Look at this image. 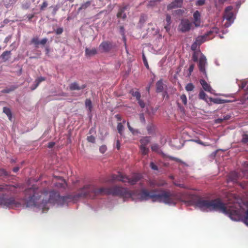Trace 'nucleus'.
<instances>
[{"instance_id":"obj_30","label":"nucleus","mask_w":248,"mask_h":248,"mask_svg":"<svg viewBox=\"0 0 248 248\" xmlns=\"http://www.w3.org/2000/svg\"><path fill=\"white\" fill-rule=\"evenodd\" d=\"M16 1V0H3V2L6 8H9Z\"/></svg>"},{"instance_id":"obj_1","label":"nucleus","mask_w":248,"mask_h":248,"mask_svg":"<svg viewBox=\"0 0 248 248\" xmlns=\"http://www.w3.org/2000/svg\"><path fill=\"white\" fill-rule=\"evenodd\" d=\"M37 188L32 187L25 190L26 205L27 207L36 206L42 209L43 212L47 211L49 207L48 203L56 204L59 192L52 190L50 192L44 191L41 195L44 196L41 199V195L38 192Z\"/></svg>"},{"instance_id":"obj_40","label":"nucleus","mask_w":248,"mask_h":248,"mask_svg":"<svg viewBox=\"0 0 248 248\" xmlns=\"http://www.w3.org/2000/svg\"><path fill=\"white\" fill-rule=\"evenodd\" d=\"M186 90L189 92V91H192L193 90L194 88V86L193 85V84L192 83H188L187 84L186 87Z\"/></svg>"},{"instance_id":"obj_50","label":"nucleus","mask_w":248,"mask_h":248,"mask_svg":"<svg viewBox=\"0 0 248 248\" xmlns=\"http://www.w3.org/2000/svg\"><path fill=\"white\" fill-rule=\"evenodd\" d=\"M199 45L197 44V43L195 41L192 44L191 46V49L193 51H195V50L197 49V47Z\"/></svg>"},{"instance_id":"obj_35","label":"nucleus","mask_w":248,"mask_h":248,"mask_svg":"<svg viewBox=\"0 0 248 248\" xmlns=\"http://www.w3.org/2000/svg\"><path fill=\"white\" fill-rule=\"evenodd\" d=\"M155 127L153 124H149L147 126V130L149 134H152L155 131Z\"/></svg>"},{"instance_id":"obj_18","label":"nucleus","mask_w":248,"mask_h":248,"mask_svg":"<svg viewBox=\"0 0 248 248\" xmlns=\"http://www.w3.org/2000/svg\"><path fill=\"white\" fill-rule=\"evenodd\" d=\"M128 5H124L119 8V11L117 14V17L118 18H122L123 19H125L126 18V15L125 13V11L127 9Z\"/></svg>"},{"instance_id":"obj_53","label":"nucleus","mask_w":248,"mask_h":248,"mask_svg":"<svg viewBox=\"0 0 248 248\" xmlns=\"http://www.w3.org/2000/svg\"><path fill=\"white\" fill-rule=\"evenodd\" d=\"M52 7H53L52 14L53 15H56L57 11L59 10L60 7L59 5H57Z\"/></svg>"},{"instance_id":"obj_39","label":"nucleus","mask_w":248,"mask_h":248,"mask_svg":"<svg viewBox=\"0 0 248 248\" xmlns=\"http://www.w3.org/2000/svg\"><path fill=\"white\" fill-rule=\"evenodd\" d=\"M206 96H207L206 94L203 91H200V92L199 94V98L201 99L204 100H206Z\"/></svg>"},{"instance_id":"obj_52","label":"nucleus","mask_w":248,"mask_h":248,"mask_svg":"<svg viewBox=\"0 0 248 248\" xmlns=\"http://www.w3.org/2000/svg\"><path fill=\"white\" fill-rule=\"evenodd\" d=\"M205 0H198L196 3L197 6H202L205 4Z\"/></svg>"},{"instance_id":"obj_14","label":"nucleus","mask_w":248,"mask_h":248,"mask_svg":"<svg viewBox=\"0 0 248 248\" xmlns=\"http://www.w3.org/2000/svg\"><path fill=\"white\" fill-rule=\"evenodd\" d=\"M126 176V175H124L122 173L119 172L118 174H112L108 181L112 183L115 181H120L125 183L126 182L125 180Z\"/></svg>"},{"instance_id":"obj_46","label":"nucleus","mask_w":248,"mask_h":248,"mask_svg":"<svg viewBox=\"0 0 248 248\" xmlns=\"http://www.w3.org/2000/svg\"><path fill=\"white\" fill-rule=\"evenodd\" d=\"M242 142L244 143H248V135L244 134L243 135Z\"/></svg>"},{"instance_id":"obj_51","label":"nucleus","mask_w":248,"mask_h":248,"mask_svg":"<svg viewBox=\"0 0 248 248\" xmlns=\"http://www.w3.org/2000/svg\"><path fill=\"white\" fill-rule=\"evenodd\" d=\"M150 167L151 169L155 170H158V167L153 162L150 163Z\"/></svg>"},{"instance_id":"obj_4","label":"nucleus","mask_w":248,"mask_h":248,"mask_svg":"<svg viewBox=\"0 0 248 248\" xmlns=\"http://www.w3.org/2000/svg\"><path fill=\"white\" fill-rule=\"evenodd\" d=\"M195 205L202 210L219 211L228 215L230 217H232L234 219H238L240 218L237 210L229 209V207H226L225 204L219 199L209 200L199 198L195 202Z\"/></svg>"},{"instance_id":"obj_21","label":"nucleus","mask_w":248,"mask_h":248,"mask_svg":"<svg viewBox=\"0 0 248 248\" xmlns=\"http://www.w3.org/2000/svg\"><path fill=\"white\" fill-rule=\"evenodd\" d=\"M140 146L147 147V145L150 142V137H144L140 140Z\"/></svg>"},{"instance_id":"obj_11","label":"nucleus","mask_w":248,"mask_h":248,"mask_svg":"<svg viewBox=\"0 0 248 248\" xmlns=\"http://www.w3.org/2000/svg\"><path fill=\"white\" fill-rule=\"evenodd\" d=\"M113 47L112 43L109 41H104L99 46V50L101 53L108 52Z\"/></svg>"},{"instance_id":"obj_55","label":"nucleus","mask_w":248,"mask_h":248,"mask_svg":"<svg viewBox=\"0 0 248 248\" xmlns=\"http://www.w3.org/2000/svg\"><path fill=\"white\" fill-rule=\"evenodd\" d=\"M66 186V184L64 181H63L62 183H58L56 186L59 187L64 188Z\"/></svg>"},{"instance_id":"obj_61","label":"nucleus","mask_w":248,"mask_h":248,"mask_svg":"<svg viewBox=\"0 0 248 248\" xmlns=\"http://www.w3.org/2000/svg\"><path fill=\"white\" fill-rule=\"evenodd\" d=\"M55 144V142H50L48 143L47 147L49 148H53L54 147Z\"/></svg>"},{"instance_id":"obj_29","label":"nucleus","mask_w":248,"mask_h":248,"mask_svg":"<svg viewBox=\"0 0 248 248\" xmlns=\"http://www.w3.org/2000/svg\"><path fill=\"white\" fill-rule=\"evenodd\" d=\"M91 5V2L90 1H86V2L82 3L80 7L78 9V13L80 12L81 10H85L88 8Z\"/></svg>"},{"instance_id":"obj_8","label":"nucleus","mask_w":248,"mask_h":248,"mask_svg":"<svg viewBox=\"0 0 248 248\" xmlns=\"http://www.w3.org/2000/svg\"><path fill=\"white\" fill-rule=\"evenodd\" d=\"M229 209H233L235 210H237L238 211V214H239V215L240 216V218L238 219H234L232 217H230L232 220L235 221L242 220L248 226V206L247 210L245 212L243 215H242V210L240 208H237L234 206H229Z\"/></svg>"},{"instance_id":"obj_13","label":"nucleus","mask_w":248,"mask_h":248,"mask_svg":"<svg viewBox=\"0 0 248 248\" xmlns=\"http://www.w3.org/2000/svg\"><path fill=\"white\" fill-rule=\"evenodd\" d=\"M142 178L141 174L139 173H136L133 174L131 177L126 176V182L131 185H135Z\"/></svg>"},{"instance_id":"obj_28","label":"nucleus","mask_w":248,"mask_h":248,"mask_svg":"<svg viewBox=\"0 0 248 248\" xmlns=\"http://www.w3.org/2000/svg\"><path fill=\"white\" fill-rule=\"evenodd\" d=\"M18 88L17 85H12L10 86L9 88H6L1 91L2 93H8L11 92L15 91L16 89Z\"/></svg>"},{"instance_id":"obj_43","label":"nucleus","mask_w":248,"mask_h":248,"mask_svg":"<svg viewBox=\"0 0 248 248\" xmlns=\"http://www.w3.org/2000/svg\"><path fill=\"white\" fill-rule=\"evenodd\" d=\"M180 99L185 105H187V98L185 94H183L180 96Z\"/></svg>"},{"instance_id":"obj_41","label":"nucleus","mask_w":248,"mask_h":248,"mask_svg":"<svg viewBox=\"0 0 248 248\" xmlns=\"http://www.w3.org/2000/svg\"><path fill=\"white\" fill-rule=\"evenodd\" d=\"M31 43L33 44L35 47H37L38 45L39 44L40 41L38 40V38L37 37H34L32 38Z\"/></svg>"},{"instance_id":"obj_17","label":"nucleus","mask_w":248,"mask_h":248,"mask_svg":"<svg viewBox=\"0 0 248 248\" xmlns=\"http://www.w3.org/2000/svg\"><path fill=\"white\" fill-rule=\"evenodd\" d=\"M183 0H174L173 2L167 6V10H170L176 8H180L182 6Z\"/></svg>"},{"instance_id":"obj_34","label":"nucleus","mask_w":248,"mask_h":248,"mask_svg":"<svg viewBox=\"0 0 248 248\" xmlns=\"http://www.w3.org/2000/svg\"><path fill=\"white\" fill-rule=\"evenodd\" d=\"M3 112L7 115V116L9 118V119L11 120L12 115L10 108L7 107H3Z\"/></svg>"},{"instance_id":"obj_15","label":"nucleus","mask_w":248,"mask_h":248,"mask_svg":"<svg viewBox=\"0 0 248 248\" xmlns=\"http://www.w3.org/2000/svg\"><path fill=\"white\" fill-rule=\"evenodd\" d=\"M87 87L86 84H84L82 85H80L78 82L77 81H74L72 82L69 85V90L73 91H79L81 90H83L86 88Z\"/></svg>"},{"instance_id":"obj_7","label":"nucleus","mask_w":248,"mask_h":248,"mask_svg":"<svg viewBox=\"0 0 248 248\" xmlns=\"http://www.w3.org/2000/svg\"><path fill=\"white\" fill-rule=\"evenodd\" d=\"M232 7L228 6L225 9L223 18L226 19L227 22L225 23V27H229L233 22V13L232 12Z\"/></svg>"},{"instance_id":"obj_23","label":"nucleus","mask_w":248,"mask_h":248,"mask_svg":"<svg viewBox=\"0 0 248 248\" xmlns=\"http://www.w3.org/2000/svg\"><path fill=\"white\" fill-rule=\"evenodd\" d=\"M97 54V50L95 48H93L92 49H89L88 48H86L85 49V55L87 56H93Z\"/></svg>"},{"instance_id":"obj_31","label":"nucleus","mask_w":248,"mask_h":248,"mask_svg":"<svg viewBox=\"0 0 248 248\" xmlns=\"http://www.w3.org/2000/svg\"><path fill=\"white\" fill-rule=\"evenodd\" d=\"M85 105L86 108H88V110L90 112L92 111L93 106L92 102L91 99H87L85 102Z\"/></svg>"},{"instance_id":"obj_36","label":"nucleus","mask_w":248,"mask_h":248,"mask_svg":"<svg viewBox=\"0 0 248 248\" xmlns=\"http://www.w3.org/2000/svg\"><path fill=\"white\" fill-rule=\"evenodd\" d=\"M130 93L133 96L136 97L137 100H140V98L141 95L139 92L131 90L130 91Z\"/></svg>"},{"instance_id":"obj_22","label":"nucleus","mask_w":248,"mask_h":248,"mask_svg":"<svg viewBox=\"0 0 248 248\" xmlns=\"http://www.w3.org/2000/svg\"><path fill=\"white\" fill-rule=\"evenodd\" d=\"M165 21L166 22V24L164 26V28L165 29L166 31L168 32L170 30V25L171 23V17L170 16L169 14H167L166 16V19Z\"/></svg>"},{"instance_id":"obj_47","label":"nucleus","mask_w":248,"mask_h":248,"mask_svg":"<svg viewBox=\"0 0 248 248\" xmlns=\"http://www.w3.org/2000/svg\"><path fill=\"white\" fill-rule=\"evenodd\" d=\"M142 60H143V62L144 64V65L146 66V68H147L148 69L149 65H148V63L147 62V60L144 53L142 54Z\"/></svg>"},{"instance_id":"obj_58","label":"nucleus","mask_w":248,"mask_h":248,"mask_svg":"<svg viewBox=\"0 0 248 248\" xmlns=\"http://www.w3.org/2000/svg\"><path fill=\"white\" fill-rule=\"evenodd\" d=\"M137 101H138V103L141 108H144L145 107V103L142 100L140 99V100H138Z\"/></svg>"},{"instance_id":"obj_25","label":"nucleus","mask_w":248,"mask_h":248,"mask_svg":"<svg viewBox=\"0 0 248 248\" xmlns=\"http://www.w3.org/2000/svg\"><path fill=\"white\" fill-rule=\"evenodd\" d=\"M166 184V183L164 180H160L157 182H150V186L154 187L155 186H161L165 185Z\"/></svg>"},{"instance_id":"obj_24","label":"nucleus","mask_w":248,"mask_h":248,"mask_svg":"<svg viewBox=\"0 0 248 248\" xmlns=\"http://www.w3.org/2000/svg\"><path fill=\"white\" fill-rule=\"evenodd\" d=\"M46 80V78L42 77H40L38 78L35 81V84L33 86L31 87V90H35L39 85V84Z\"/></svg>"},{"instance_id":"obj_19","label":"nucleus","mask_w":248,"mask_h":248,"mask_svg":"<svg viewBox=\"0 0 248 248\" xmlns=\"http://www.w3.org/2000/svg\"><path fill=\"white\" fill-rule=\"evenodd\" d=\"M200 83L205 91L210 93L211 92L212 89L211 86L204 79H200Z\"/></svg>"},{"instance_id":"obj_12","label":"nucleus","mask_w":248,"mask_h":248,"mask_svg":"<svg viewBox=\"0 0 248 248\" xmlns=\"http://www.w3.org/2000/svg\"><path fill=\"white\" fill-rule=\"evenodd\" d=\"M206 63L207 62L206 57L203 55L202 54L199 59L198 67L200 71L204 75L205 78L207 77L205 68Z\"/></svg>"},{"instance_id":"obj_42","label":"nucleus","mask_w":248,"mask_h":248,"mask_svg":"<svg viewBox=\"0 0 248 248\" xmlns=\"http://www.w3.org/2000/svg\"><path fill=\"white\" fill-rule=\"evenodd\" d=\"M117 129L120 135H122L123 131L124 130V126L121 123L118 124Z\"/></svg>"},{"instance_id":"obj_62","label":"nucleus","mask_w":248,"mask_h":248,"mask_svg":"<svg viewBox=\"0 0 248 248\" xmlns=\"http://www.w3.org/2000/svg\"><path fill=\"white\" fill-rule=\"evenodd\" d=\"M174 185L176 186H177L181 187V188H185V186L184 185L182 184H178V183H175Z\"/></svg>"},{"instance_id":"obj_49","label":"nucleus","mask_w":248,"mask_h":248,"mask_svg":"<svg viewBox=\"0 0 248 248\" xmlns=\"http://www.w3.org/2000/svg\"><path fill=\"white\" fill-rule=\"evenodd\" d=\"M107 146L105 145H103L100 147L99 151L102 154H104L107 151Z\"/></svg>"},{"instance_id":"obj_16","label":"nucleus","mask_w":248,"mask_h":248,"mask_svg":"<svg viewBox=\"0 0 248 248\" xmlns=\"http://www.w3.org/2000/svg\"><path fill=\"white\" fill-rule=\"evenodd\" d=\"M193 23L195 27H199L201 25V16L198 11H196L193 14Z\"/></svg>"},{"instance_id":"obj_27","label":"nucleus","mask_w":248,"mask_h":248,"mask_svg":"<svg viewBox=\"0 0 248 248\" xmlns=\"http://www.w3.org/2000/svg\"><path fill=\"white\" fill-rule=\"evenodd\" d=\"M11 56V51H5L2 53V54L0 56L4 62L7 61L10 57Z\"/></svg>"},{"instance_id":"obj_5","label":"nucleus","mask_w":248,"mask_h":248,"mask_svg":"<svg viewBox=\"0 0 248 248\" xmlns=\"http://www.w3.org/2000/svg\"><path fill=\"white\" fill-rule=\"evenodd\" d=\"M22 188L19 184L16 185L0 184V192H3L0 195V206L6 208L18 207L21 204L16 201L14 196H8L6 195H12L18 193V189Z\"/></svg>"},{"instance_id":"obj_32","label":"nucleus","mask_w":248,"mask_h":248,"mask_svg":"<svg viewBox=\"0 0 248 248\" xmlns=\"http://www.w3.org/2000/svg\"><path fill=\"white\" fill-rule=\"evenodd\" d=\"M140 149L142 155H148L149 152V149L147 147L140 146Z\"/></svg>"},{"instance_id":"obj_44","label":"nucleus","mask_w":248,"mask_h":248,"mask_svg":"<svg viewBox=\"0 0 248 248\" xmlns=\"http://www.w3.org/2000/svg\"><path fill=\"white\" fill-rule=\"evenodd\" d=\"M87 140L88 142H91V143H95V137L93 136H90L87 137Z\"/></svg>"},{"instance_id":"obj_10","label":"nucleus","mask_w":248,"mask_h":248,"mask_svg":"<svg viewBox=\"0 0 248 248\" xmlns=\"http://www.w3.org/2000/svg\"><path fill=\"white\" fill-rule=\"evenodd\" d=\"M74 198L75 197L72 195H70L66 196H61L59 193L56 204L59 205H63L73 201Z\"/></svg>"},{"instance_id":"obj_37","label":"nucleus","mask_w":248,"mask_h":248,"mask_svg":"<svg viewBox=\"0 0 248 248\" xmlns=\"http://www.w3.org/2000/svg\"><path fill=\"white\" fill-rule=\"evenodd\" d=\"M10 175L9 172L3 169L0 168V176L6 177Z\"/></svg>"},{"instance_id":"obj_6","label":"nucleus","mask_w":248,"mask_h":248,"mask_svg":"<svg viewBox=\"0 0 248 248\" xmlns=\"http://www.w3.org/2000/svg\"><path fill=\"white\" fill-rule=\"evenodd\" d=\"M218 31L219 29L217 27L213 28L204 35L198 37L195 42L200 46L205 41L213 38L218 32Z\"/></svg>"},{"instance_id":"obj_9","label":"nucleus","mask_w":248,"mask_h":248,"mask_svg":"<svg viewBox=\"0 0 248 248\" xmlns=\"http://www.w3.org/2000/svg\"><path fill=\"white\" fill-rule=\"evenodd\" d=\"M192 23L187 19H182L178 26V30L182 32L188 31L191 27Z\"/></svg>"},{"instance_id":"obj_59","label":"nucleus","mask_w":248,"mask_h":248,"mask_svg":"<svg viewBox=\"0 0 248 248\" xmlns=\"http://www.w3.org/2000/svg\"><path fill=\"white\" fill-rule=\"evenodd\" d=\"M47 40L46 38H43L40 41L39 44L45 45L47 42Z\"/></svg>"},{"instance_id":"obj_20","label":"nucleus","mask_w":248,"mask_h":248,"mask_svg":"<svg viewBox=\"0 0 248 248\" xmlns=\"http://www.w3.org/2000/svg\"><path fill=\"white\" fill-rule=\"evenodd\" d=\"M164 89V85L162 79H160L156 83V92L157 93L162 92Z\"/></svg>"},{"instance_id":"obj_45","label":"nucleus","mask_w":248,"mask_h":248,"mask_svg":"<svg viewBox=\"0 0 248 248\" xmlns=\"http://www.w3.org/2000/svg\"><path fill=\"white\" fill-rule=\"evenodd\" d=\"M151 149L153 151L158 152L159 150V146L157 144H154L151 146Z\"/></svg>"},{"instance_id":"obj_26","label":"nucleus","mask_w":248,"mask_h":248,"mask_svg":"<svg viewBox=\"0 0 248 248\" xmlns=\"http://www.w3.org/2000/svg\"><path fill=\"white\" fill-rule=\"evenodd\" d=\"M238 178V174L237 173L234 171L231 172L228 176V179L229 181L232 182H236Z\"/></svg>"},{"instance_id":"obj_54","label":"nucleus","mask_w":248,"mask_h":248,"mask_svg":"<svg viewBox=\"0 0 248 248\" xmlns=\"http://www.w3.org/2000/svg\"><path fill=\"white\" fill-rule=\"evenodd\" d=\"M47 2L46 1H44L42 4L40 5V10H44L47 6Z\"/></svg>"},{"instance_id":"obj_33","label":"nucleus","mask_w":248,"mask_h":248,"mask_svg":"<svg viewBox=\"0 0 248 248\" xmlns=\"http://www.w3.org/2000/svg\"><path fill=\"white\" fill-rule=\"evenodd\" d=\"M211 101L212 102L217 104H223L228 102L226 100L221 99L220 98H211Z\"/></svg>"},{"instance_id":"obj_64","label":"nucleus","mask_w":248,"mask_h":248,"mask_svg":"<svg viewBox=\"0 0 248 248\" xmlns=\"http://www.w3.org/2000/svg\"><path fill=\"white\" fill-rule=\"evenodd\" d=\"M19 170V168L18 167H16L13 168V170L14 172H16Z\"/></svg>"},{"instance_id":"obj_63","label":"nucleus","mask_w":248,"mask_h":248,"mask_svg":"<svg viewBox=\"0 0 248 248\" xmlns=\"http://www.w3.org/2000/svg\"><path fill=\"white\" fill-rule=\"evenodd\" d=\"M34 14H29L27 16V17L28 18V20L31 21V19L34 17Z\"/></svg>"},{"instance_id":"obj_38","label":"nucleus","mask_w":248,"mask_h":248,"mask_svg":"<svg viewBox=\"0 0 248 248\" xmlns=\"http://www.w3.org/2000/svg\"><path fill=\"white\" fill-rule=\"evenodd\" d=\"M200 52L198 51H194L192 57V60L196 62L198 60V58L199 56Z\"/></svg>"},{"instance_id":"obj_57","label":"nucleus","mask_w":248,"mask_h":248,"mask_svg":"<svg viewBox=\"0 0 248 248\" xmlns=\"http://www.w3.org/2000/svg\"><path fill=\"white\" fill-rule=\"evenodd\" d=\"M55 32L58 35L61 34L63 32V29L62 28H58L55 31Z\"/></svg>"},{"instance_id":"obj_48","label":"nucleus","mask_w":248,"mask_h":248,"mask_svg":"<svg viewBox=\"0 0 248 248\" xmlns=\"http://www.w3.org/2000/svg\"><path fill=\"white\" fill-rule=\"evenodd\" d=\"M168 158L171 160H173V161H176L177 162H181V163L182 162V161H181V159H180L178 158L175 157H173L171 156H168Z\"/></svg>"},{"instance_id":"obj_56","label":"nucleus","mask_w":248,"mask_h":248,"mask_svg":"<svg viewBox=\"0 0 248 248\" xmlns=\"http://www.w3.org/2000/svg\"><path fill=\"white\" fill-rule=\"evenodd\" d=\"M194 64H190V65L189 66V67L188 68V71H189L188 75H191V73L193 72V71L194 70Z\"/></svg>"},{"instance_id":"obj_3","label":"nucleus","mask_w":248,"mask_h":248,"mask_svg":"<svg viewBox=\"0 0 248 248\" xmlns=\"http://www.w3.org/2000/svg\"><path fill=\"white\" fill-rule=\"evenodd\" d=\"M92 193L94 196L105 194L118 196L123 198L133 199V195L135 192L130 191L127 188L119 186H114L110 188H96L91 185H87L84 186L81 192L78 194V197H91Z\"/></svg>"},{"instance_id":"obj_60","label":"nucleus","mask_w":248,"mask_h":248,"mask_svg":"<svg viewBox=\"0 0 248 248\" xmlns=\"http://www.w3.org/2000/svg\"><path fill=\"white\" fill-rule=\"evenodd\" d=\"M140 119L141 121V122L145 123V119L144 118V114L143 113H141L140 115Z\"/></svg>"},{"instance_id":"obj_2","label":"nucleus","mask_w":248,"mask_h":248,"mask_svg":"<svg viewBox=\"0 0 248 248\" xmlns=\"http://www.w3.org/2000/svg\"><path fill=\"white\" fill-rule=\"evenodd\" d=\"M133 199L136 196L137 199L140 201H146L152 199L154 202L158 201L168 204H175L181 198L180 193L171 192L169 190H164L161 189H154L151 191L146 189H142L140 192L134 191Z\"/></svg>"}]
</instances>
